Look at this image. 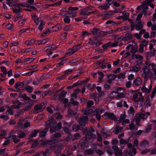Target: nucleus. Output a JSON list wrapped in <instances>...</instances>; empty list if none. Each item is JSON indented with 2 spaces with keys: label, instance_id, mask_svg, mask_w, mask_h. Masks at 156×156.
Wrapping results in <instances>:
<instances>
[{
  "label": "nucleus",
  "instance_id": "f257e3e1",
  "mask_svg": "<svg viewBox=\"0 0 156 156\" xmlns=\"http://www.w3.org/2000/svg\"><path fill=\"white\" fill-rule=\"evenodd\" d=\"M88 119L87 116H84L83 117L80 118L78 120V122L80 125H74L73 127V130L75 131H77L78 129L81 130L83 129L82 127L80 126H84L85 125L86 123L88 121Z\"/></svg>",
  "mask_w": 156,
  "mask_h": 156
},
{
  "label": "nucleus",
  "instance_id": "f03ea898",
  "mask_svg": "<svg viewBox=\"0 0 156 156\" xmlns=\"http://www.w3.org/2000/svg\"><path fill=\"white\" fill-rule=\"evenodd\" d=\"M140 74L146 80L151 78L153 76V74L151 71L145 67L140 71Z\"/></svg>",
  "mask_w": 156,
  "mask_h": 156
},
{
  "label": "nucleus",
  "instance_id": "7ed1b4c3",
  "mask_svg": "<svg viewBox=\"0 0 156 156\" xmlns=\"http://www.w3.org/2000/svg\"><path fill=\"white\" fill-rule=\"evenodd\" d=\"M150 114V113L149 112L145 113L143 110H141L138 114H136L135 117L136 124L137 125H139L140 119H146Z\"/></svg>",
  "mask_w": 156,
  "mask_h": 156
},
{
  "label": "nucleus",
  "instance_id": "20e7f679",
  "mask_svg": "<svg viewBox=\"0 0 156 156\" xmlns=\"http://www.w3.org/2000/svg\"><path fill=\"white\" fill-rule=\"evenodd\" d=\"M153 0H146L141 4L140 6L137 7L136 9L138 10H141L142 12L144 14H146V10L148 9V5L150 3L152 2Z\"/></svg>",
  "mask_w": 156,
  "mask_h": 156
},
{
  "label": "nucleus",
  "instance_id": "39448f33",
  "mask_svg": "<svg viewBox=\"0 0 156 156\" xmlns=\"http://www.w3.org/2000/svg\"><path fill=\"white\" fill-rule=\"evenodd\" d=\"M144 97L141 92H138L133 94L132 100L135 102H142L144 101Z\"/></svg>",
  "mask_w": 156,
  "mask_h": 156
},
{
  "label": "nucleus",
  "instance_id": "423d86ee",
  "mask_svg": "<svg viewBox=\"0 0 156 156\" xmlns=\"http://www.w3.org/2000/svg\"><path fill=\"white\" fill-rule=\"evenodd\" d=\"M94 132V129H92L91 130V131L90 132H88V131L87 129H84L83 130V133L86 135V140L87 141H89L90 139L91 141H92L93 139L95 138V135L92 133L93 132Z\"/></svg>",
  "mask_w": 156,
  "mask_h": 156
},
{
  "label": "nucleus",
  "instance_id": "0eeeda50",
  "mask_svg": "<svg viewBox=\"0 0 156 156\" xmlns=\"http://www.w3.org/2000/svg\"><path fill=\"white\" fill-rule=\"evenodd\" d=\"M98 112L97 110L95 109L94 111L92 109H90L87 111H84V114L86 115H95L96 118L97 120H100L101 119L100 115L98 113Z\"/></svg>",
  "mask_w": 156,
  "mask_h": 156
},
{
  "label": "nucleus",
  "instance_id": "6e6552de",
  "mask_svg": "<svg viewBox=\"0 0 156 156\" xmlns=\"http://www.w3.org/2000/svg\"><path fill=\"white\" fill-rule=\"evenodd\" d=\"M84 9L87 11L85 13H82V14L83 15H88L90 14L93 13L94 12H97L96 10L94 7L91 6L85 8Z\"/></svg>",
  "mask_w": 156,
  "mask_h": 156
},
{
  "label": "nucleus",
  "instance_id": "1a4fd4ad",
  "mask_svg": "<svg viewBox=\"0 0 156 156\" xmlns=\"http://www.w3.org/2000/svg\"><path fill=\"white\" fill-rule=\"evenodd\" d=\"M126 115L125 114L121 115L119 120H117L118 123L122 122V125H124L126 123H129V120L128 119H125Z\"/></svg>",
  "mask_w": 156,
  "mask_h": 156
},
{
  "label": "nucleus",
  "instance_id": "9d476101",
  "mask_svg": "<svg viewBox=\"0 0 156 156\" xmlns=\"http://www.w3.org/2000/svg\"><path fill=\"white\" fill-rule=\"evenodd\" d=\"M80 49V45H78L76 46L69 49L68 52L66 54V55H71L77 52Z\"/></svg>",
  "mask_w": 156,
  "mask_h": 156
},
{
  "label": "nucleus",
  "instance_id": "9b49d317",
  "mask_svg": "<svg viewBox=\"0 0 156 156\" xmlns=\"http://www.w3.org/2000/svg\"><path fill=\"white\" fill-rule=\"evenodd\" d=\"M125 89L121 87H118L116 89V92L117 94L118 98H123L124 97L125 95L124 94Z\"/></svg>",
  "mask_w": 156,
  "mask_h": 156
},
{
  "label": "nucleus",
  "instance_id": "f8f14e48",
  "mask_svg": "<svg viewBox=\"0 0 156 156\" xmlns=\"http://www.w3.org/2000/svg\"><path fill=\"white\" fill-rule=\"evenodd\" d=\"M142 82L141 79L139 77H137L133 81V85L135 86H139L141 84Z\"/></svg>",
  "mask_w": 156,
  "mask_h": 156
},
{
  "label": "nucleus",
  "instance_id": "ddd939ff",
  "mask_svg": "<svg viewBox=\"0 0 156 156\" xmlns=\"http://www.w3.org/2000/svg\"><path fill=\"white\" fill-rule=\"evenodd\" d=\"M112 149L115 152V154L117 156H121L122 155V151L119 150L118 147L116 146H113L112 147Z\"/></svg>",
  "mask_w": 156,
  "mask_h": 156
},
{
  "label": "nucleus",
  "instance_id": "4468645a",
  "mask_svg": "<svg viewBox=\"0 0 156 156\" xmlns=\"http://www.w3.org/2000/svg\"><path fill=\"white\" fill-rule=\"evenodd\" d=\"M105 116L108 119H110L113 120H115L116 119L113 113H105Z\"/></svg>",
  "mask_w": 156,
  "mask_h": 156
},
{
  "label": "nucleus",
  "instance_id": "2eb2a0df",
  "mask_svg": "<svg viewBox=\"0 0 156 156\" xmlns=\"http://www.w3.org/2000/svg\"><path fill=\"white\" fill-rule=\"evenodd\" d=\"M35 112L37 113L42 111V105L41 104H39L35 105L34 107Z\"/></svg>",
  "mask_w": 156,
  "mask_h": 156
},
{
  "label": "nucleus",
  "instance_id": "dca6fc26",
  "mask_svg": "<svg viewBox=\"0 0 156 156\" xmlns=\"http://www.w3.org/2000/svg\"><path fill=\"white\" fill-rule=\"evenodd\" d=\"M116 76L114 74H110L108 75V80H107V82L109 83H111L112 81L115 80L116 78Z\"/></svg>",
  "mask_w": 156,
  "mask_h": 156
},
{
  "label": "nucleus",
  "instance_id": "f3484780",
  "mask_svg": "<svg viewBox=\"0 0 156 156\" xmlns=\"http://www.w3.org/2000/svg\"><path fill=\"white\" fill-rule=\"evenodd\" d=\"M37 41L36 40L32 39L29 41H27L24 42V44L26 45H33Z\"/></svg>",
  "mask_w": 156,
  "mask_h": 156
},
{
  "label": "nucleus",
  "instance_id": "a211bd4d",
  "mask_svg": "<svg viewBox=\"0 0 156 156\" xmlns=\"http://www.w3.org/2000/svg\"><path fill=\"white\" fill-rule=\"evenodd\" d=\"M140 145L142 147H147L148 146V142L147 140H143L140 142Z\"/></svg>",
  "mask_w": 156,
  "mask_h": 156
},
{
  "label": "nucleus",
  "instance_id": "6ab92c4d",
  "mask_svg": "<svg viewBox=\"0 0 156 156\" xmlns=\"http://www.w3.org/2000/svg\"><path fill=\"white\" fill-rule=\"evenodd\" d=\"M61 28V26L59 24H58L54 27H52L50 30L51 31H57Z\"/></svg>",
  "mask_w": 156,
  "mask_h": 156
},
{
  "label": "nucleus",
  "instance_id": "aec40b11",
  "mask_svg": "<svg viewBox=\"0 0 156 156\" xmlns=\"http://www.w3.org/2000/svg\"><path fill=\"white\" fill-rule=\"evenodd\" d=\"M140 69V68L139 67H137L136 66H134L131 67L129 68V71L131 72H137Z\"/></svg>",
  "mask_w": 156,
  "mask_h": 156
},
{
  "label": "nucleus",
  "instance_id": "412c9836",
  "mask_svg": "<svg viewBox=\"0 0 156 156\" xmlns=\"http://www.w3.org/2000/svg\"><path fill=\"white\" fill-rule=\"evenodd\" d=\"M45 23L43 21L41 20L39 25L38 28L39 30L41 31L43 29V27L44 26Z\"/></svg>",
  "mask_w": 156,
  "mask_h": 156
},
{
  "label": "nucleus",
  "instance_id": "4be33fe9",
  "mask_svg": "<svg viewBox=\"0 0 156 156\" xmlns=\"http://www.w3.org/2000/svg\"><path fill=\"white\" fill-rule=\"evenodd\" d=\"M48 127H46L43 131L39 133V136L40 137H43L45 136L46 133L48 131Z\"/></svg>",
  "mask_w": 156,
  "mask_h": 156
},
{
  "label": "nucleus",
  "instance_id": "5701e85b",
  "mask_svg": "<svg viewBox=\"0 0 156 156\" xmlns=\"http://www.w3.org/2000/svg\"><path fill=\"white\" fill-rule=\"evenodd\" d=\"M110 4L108 3L101 5L99 7V8L101 10L104 9L105 10H107L110 7Z\"/></svg>",
  "mask_w": 156,
  "mask_h": 156
},
{
  "label": "nucleus",
  "instance_id": "b1692460",
  "mask_svg": "<svg viewBox=\"0 0 156 156\" xmlns=\"http://www.w3.org/2000/svg\"><path fill=\"white\" fill-rule=\"evenodd\" d=\"M17 136L16 135H13V133H10L9 134L8 138L9 140H14L17 138Z\"/></svg>",
  "mask_w": 156,
  "mask_h": 156
},
{
  "label": "nucleus",
  "instance_id": "393cba45",
  "mask_svg": "<svg viewBox=\"0 0 156 156\" xmlns=\"http://www.w3.org/2000/svg\"><path fill=\"white\" fill-rule=\"evenodd\" d=\"M149 66H151V70H153L154 75L156 76V65L155 64L153 63H152L149 65Z\"/></svg>",
  "mask_w": 156,
  "mask_h": 156
},
{
  "label": "nucleus",
  "instance_id": "a878e982",
  "mask_svg": "<svg viewBox=\"0 0 156 156\" xmlns=\"http://www.w3.org/2000/svg\"><path fill=\"white\" fill-rule=\"evenodd\" d=\"M21 10V9L19 5H17L15 6V8H13V12L16 14L20 12Z\"/></svg>",
  "mask_w": 156,
  "mask_h": 156
},
{
  "label": "nucleus",
  "instance_id": "bb28decb",
  "mask_svg": "<svg viewBox=\"0 0 156 156\" xmlns=\"http://www.w3.org/2000/svg\"><path fill=\"white\" fill-rule=\"evenodd\" d=\"M57 46L55 45H53L52 46H49L47 47V50L49 51H53L55 50L57 48Z\"/></svg>",
  "mask_w": 156,
  "mask_h": 156
},
{
  "label": "nucleus",
  "instance_id": "cd10ccee",
  "mask_svg": "<svg viewBox=\"0 0 156 156\" xmlns=\"http://www.w3.org/2000/svg\"><path fill=\"white\" fill-rule=\"evenodd\" d=\"M143 27V25L141 24V22H138L135 27V29L136 30H139Z\"/></svg>",
  "mask_w": 156,
  "mask_h": 156
},
{
  "label": "nucleus",
  "instance_id": "c85d7f7f",
  "mask_svg": "<svg viewBox=\"0 0 156 156\" xmlns=\"http://www.w3.org/2000/svg\"><path fill=\"white\" fill-rule=\"evenodd\" d=\"M34 58H27L24 60V63L27 62V64L30 63L34 60Z\"/></svg>",
  "mask_w": 156,
  "mask_h": 156
},
{
  "label": "nucleus",
  "instance_id": "c756f323",
  "mask_svg": "<svg viewBox=\"0 0 156 156\" xmlns=\"http://www.w3.org/2000/svg\"><path fill=\"white\" fill-rule=\"evenodd\" d=\"M26 19H20L18 22V24L20 26L23 25L26 22Z\"/></svg>",
  "mask_w": 156,
  "mask_h": 156
},
{
  "label": "nucleus",
  "instance_id": "7c9ffc66",
  "mask_svg": "<svg viewBox=\"0 0 156 156\" xmlns=\"http://www.w3.org/2000/svg\"><path fill=\"white\" fill-rule=\"evenodd\" d=\"M96 41V38H92L90 39L88 41L89 43L94 46V44L95 43Z\"/></svg>",
  "mask_w": 156,
  "mask_h": 156
},
{
  "label": "nucleus",
  "instance_id": "2f4dec72",
  "mask_svg": "<svg viewBox=\"0 0 156 156\" xmlns=\"http://www.w3.org/2000/svg\"><path fill=\"white\" fill-rule=\"evenodd\" d=\"M8 2H7L6 4L8 5L9 6H14L15 5V1L13 0H10L8 1Z\"/></svg>",
  "mask_w": 156,
  "mask_h": 156
},
{
  "label": "nucleus",
  "instance_id": "473e14b6",
  "mask_svg": "<svg viewBox=\"0 0 156 156\" xmlns=\"http://www.w3.org/2000/svg\"><path fill=\"white\" fill-rule=\"evenodd\" d=\"M143 58V57L141 55L138 54L133 55L132 56V58L134 59L138 58L141 59Z\"/></svg>",
  "mask_w": 156,
  "mask_h": 156
},
{
  "label": "nucleus",
  "instance_id": "72a5a7b5",
  "mask_svg": "<svg viewBox=\"0 0 156 156\" xmlns=\"http://www.w3.org/2000/svg\"><path fill=\"white\" fill-rule=\"evenodd\" d=\"M63 20L64 22L66 23H69L70 22L69 17L68 16H65L64 17Z\"/></svg>",
  "mask_w": 156,
  "mask_h": 156
},
{
  "label": "nucleus",
  "instance_id": "f704fd0d",
  "mask_svg": "<svg viewBox=\"0 0 156 156\" xmlns=\"http://www.w3.org/2000/svg\"><path fill=\"white\" fill-rule=\"evenodd\" d=\"M141 89L143 92H145L146 93H148L150 92V90H149L144 85L142 87Z\"/></svg>",
  "mask_w": 156,
  "mask_h": 156
},
{
  "label": "nucleus",
  "instance_id": "c9c22d12",
  "mask_svg": "<svg viewBox=\"0 0 156 156\" xmlns=\"http://www.w3.org/2000/svg\"><path fill=\"white\" fill-rule=\"evenodd\" d=\"M49 41V39L46 38L42 40H41L39 42V44H44L48 42Z\"/></svg>",
  "mask_w": 156,
  "mask_h": 156
},
{
  "label": "nucleus",
  "instance_id": "e433bc0d",
  "mask_svg": "<svg viewBox=\"0 0 156 156\" xmlns=\"http://www.w3.org/2000/svg\"><path fill=\"white\" fill-rule=\"evenodd\" d=\"M25 89H26V90L29 93L31 92L33 90V88L29 86H27L25 87Z\"/></svg>",
  "mask_w": 156,
  "mask_h": 156
},
{
  "label": "nucleus",
  "instance_id": "4c0bfd02",
  "mask_svg": "<svg viewBox=\"0 0 156 156\" xmlns=\"http://www.w3.org/2000/svg\"><path fill=\"white\" fill-rule=\"evenodd\" d=\"M67 33L66 32H65L63 33H62L60 37V38L61 39V40H64L65 39L66 37L67 36Z\"/></svg>",
  "mask_w": 156,
  "mask_h": 156
},
{
  "label": "nucleus",
  "instance_id": "58836bf2",
  "mask_svg": "<svg viewBox=\"0 0 156 156\" xmlns=\"http://www.w3.org/2000/svg\"><path fill=\"white\" fill-rule=\"evenodd\" d=\"M54 119L52 118H51L49 119L46 122V124L48 126H49L51 125V123L54 122Z\"/></svg>",
  "mask_w": 156,
  "mask_h": 156
},
{
  "label": "nucleus",
  "instance_id": "ea45409f",
  "mask_svg": "<svg viewBox=\"0 0 156 156\" xmlns=\"http://www.w3.org/2000/svg\"><path fill=\"white\" fill-rule=\"evenodd\" d=\"M139 144V141L137 139H135L133 143V147H137Z\"/></svg>",
  "mask_w": 156,
  "mask_h": 156
},
{
  "label": "nucleus",
  "instance_id": "a19ab883",
  "mask_svg": "<svg viewBox=\"0 0 156 156\" xmlns=\"http://www.w3.org/2000/svg\"><path fill=\"white\" fill-rule=\"evenodd\" d=\"M122 14L124 16L123 18L124 19V20H127L129 17V14L125 11H123L122 12Z\"/></svg>",
  "mask_w": 156,
  "mask_h": 156
},
{
  "label": "nucleus",
  "instance_id": "79ce46f5",
  "mask_svg": "<svg viewBox=\"0 0 156 156\" xmlns=\"http://www.w3.org/2000/svg\"><path fill=\"white\" fill-rule=\"evenodd\" d=\"M72 28L71 25H67L64 27L63 30L65 31H67L71 30Z\"/></svg>",
  "mask_w": 156,
  "mask_h": 156
},
{
  "label": "nucleus",
  "instance_id": "37998d69",
  "mask_svg": "<svg viewBox=\"0 0 156 156\" xmlns=\"http://www.w3.org/2000/svg\"><path fill=\"white\" fill-rule=\"evenodd\" d=\"M156 94V86L153 90L152 94L151 95V97L152 99L154 98Z\"/></svg>",
  "mask_w": 156,
  "mask_h": 156
},
{
  "label": "nucleus",
  "instance_id": "c03bdc74",
  "mask_svg": "<svg viewBox=\"0 0 156 156\" xmlns=\"http://www.w3.org/2000/svg\"><path fill=\"white\" fill-rule=\"evenodd\" d=\"M125 73H122L118 75L117 77L118 79H123L125 77Z\"/></svg>",
  "mask_w": 156,
  "mask_h": 156
},
{
  "label": "nucleus",
  "instance_id": "a18cd8bd",
  "mask_svg": "<svg viewBox=\"0 0 156 156\" xmlns=\"http://www.w3.org/2000/svg\"><path fill=\"white\" fill-rule=\"evenodd\" d=\"M116 95V93L114 91H113L110 94L109 97L110 98H115Z\"/></svg>",
  "mask_w": 156,
  "mask_h": 156
},
{
  "label": "nucleus",
  "instance_id": "49530a36",
  "mask_svg": "<svg viewBox=\"0 0 156 156\" xmlns=\"http://www.w3.org/2000/svg\"><path fill=\"white\" fill-rule=\"evenodd\" d=\"M62 123L60 122L58 123L55 126V129H60L61 128Z\"/></svg>",
  "mask_w": 156,
  "mask_h": 156
},
{
  "label": "nucleus",
  "instance_id": "de8ad7c7",
  "mask_svg": "<svg viewBox=\"0 0 156 156\" xmlns=\"http://www.w3.org/2000/svg\"><path fill=\"white\" fill-rule=\"evenodd\" d=\"M112 15L109 14H106L104 16V17L102 18L103 20H106L107 19H109L112 17Z\"/></svg>",
  "mask_w": 156,
  "mask_h": 156
},
{
  "label": "nucleus",
  "instance_id": "09e8293b",
  "mask_svg": "<svg viewBox=\"0 0 156 156\" xmlns=\"http://www.w3.org/2000/svg\"><path fill=\"white\" fill-rule=\"evenodd\" d=\"M122 129V128L121 127L116 126V130L115 131V133H118L120 132Z\"/></svg>",
  "mask_w": 156,
  "mask_h": 156
},
{
  "label": "nucleus",
  "instance_id": "8fccbe9b",
  "mask_svg": "<svg viewBox=\"0 0 156 156\" xmlns=\"http://www.w3.org/2000/svg\"><path fill=\"white\" fill-rule=\"evenodd\" d=\"M110 44L111 42H109L108 43L105 44L102 46V47L103 48L106 49L107 48L110 46Z\"/></svg>",
  "mask_w": 156,
  "mask_h": 156
},
{
  "label": "nucleus",
  "instance_id": "3c124183",
  "mask_svg": "<svg viewBox=\"0 0 156 156\" xmlns=\"http://www.w3.org/2000/svg\"><path fill=\"white\" fill-rule=\"evenodd\" d=\"M39 131L38 130H34L31 134L32 137H35L37 135Z\"/></svg>",
  "mask_w": 156,
  "mask_h": 156
},
{
  "label": "nucleus",
  "instance_id": "603ef678",
  "mask_svg": "<svg viewBox=\"0 0 156 156\" xmlns=\"http://www.w3.org/2000/svg\"><path fill=\"white\" fill-rule=\"evenodd\" d=\"M6 28L7 29L12 30L13 29V26L12 24L9 23L6 25Z\"/></svg>",
  "mask_w": 156,
  "mask_h": 156
},
{
  "label": "nucleus",
  "instance_id": "864d4df0",
  "mask_svg": "<svg viewBox=\"0 0 156 156\" xmlns=\"http://www.w3.org/2000/svg\"><path fill=\"white\" fill-rule=\"evenodd\" d=\"M129 114H133L134 113V110L133 108L131 107L129 109L128 111Z\"/></svg>",
  "mask_w": 156,
  "mask_h": 156
},
{
  "label": "nucleus",
  "instance_id": "5fc2aeb1",
  "mask_svg": "<svg viewBox=\"0 0 156 156\" xmlns=\"http://www.w3.org/2000/svg\"><path fill=\"white\" fill-rule=\"evenodd\" d=\"M50 33V31L48 29H47L45 31L42 33V35L44 36H46L47 35L49 34Z\"/></svg>",
  "mask_w": 156,
  "mask_h": 156
},
{
  "label": "nucleus",
  "instance_id": "6e6d98bb",
  "mask_svg": "<svg viewBox=\"0 0 156 156\" xmlns=\"http://www.w3.org/2000/svg\"><path fill=\"white\" fill-rule=\"evenodd\" d=\"M73 72V70L68 69L64 71V73L66 75H69L71 74Z\"/></svg>",
  "mask_w": 156,
  "mask_h": 156
},
{
  "label": "nucleus",
  "instance_id": "4d7b16f0",
  "mask_svg": "<svg viewBox=\"0 0 156 156\" xmlns=\"http://www.w3.org/2000/svg\"><path fill=\"white\" fill-rule=\"evenodd\" d=\"M6 114L8 115L10 114L11 115H12L13 114V113L12 112V108H9L8 109V110H7L6 111Z\"/></svg>",
  "mask_w": 156,
  "mask_h": 156
},
{
  "label": "nucleus",
  "instance_id": "13d9d810",
  "mask_svg": "<svg viewBox=\"0 0 156 156\" xmlns=\"http://www.w3.org/2000/svg\"><path fill=\"white\" fill-rule=\"evenodd\" d=\"M40 81L37 79L34 80L33 82V84L34 86H37L38 85Z\"/></svg>",
  "mask_w": 156,
  "mask_h": 156
},
{
  "label": "nucleus",
  "instance_id": "bf43d9fd",
  "mask_svg": "<svg viewBox=\"0 0 156 156\" xmlns=\"http://www.w3.org/2000/svg\"><path fill=\"white\" fill-rule=\"evenodd\" d=\"M152 128V127L151 125H149L148 126L146 129L145 132L146 133H148L150 132Z\"/></svg>",
  "mask_w": 156,
  "mask_h": 156
},
{
  "label": "nucleus",
  "instance_id": "052dcab7",
  "mask_svg": "<svg viewBox=\"0 0 156 156\" xmlns=\"http://www.w3.org/2000/svg\"><path fill=\"white\" fill-rule=\"evenodd\" d=\"M96 110H97V111L98 112V114L100 116L101 113L104 112V110H103L101 108L96 109Z\"/></svg>",
  "mask_w": 156,
  "mask_h": 156
},
{
  "label": "nucleus",
  "instance_id": "680f3d73",
  "mask_svg": "<svg viewBox=\"0 0 156 156\" xmlns=\"http://www.w3.org/2000/svg\"><path fill=\"white\" fill-rule=\"evenodd\" d=\"M1 69L2 71L3 72V74H7V71L6 70V68L5 67L2 66L1 67Z\"/></svg>",
  "mask_w": 156,
  "mask_h": 156
},
{
  "label": "nucleus",
  "instance_id": "e2e57ef3",
  "mask_svg": "<svg viewBox=\"0 0 156 156\" xmlns=\"http://www.w3.org/2000/svg\"><path fill=\"white\" fill-rule=\"evenodd\" d=\"M71 102L75 105H78V103L77 101H75L73 98L71 99Z\"/></svg>",
  "mask_w": 156,
  "mask_h": 156
},
{
  "label": "nucleus",
  "instance_id": "0e129e2a",
  "mask_svg": "<svg viewBox=\"0 0 156 156\" xmlns=\"http://www.w3.org/2000/svg\"><path fill=\"white\" fill-rule=\"evenodd\" d=\"M95 43L94 44V46L98 47L102 43L99 42V41L96 38V41L95 42Z\"/></svg>",
  "mask_w": 156,
  "mask_h": 156
},
{
  "label": "nucleus",
  "instance_id": "69168bd1",
  "mask_svg": "<svg viewBox=\"0 0 156 156\" xmlns=\"http://www.w3.org/2000/svg\"><path fill=\"white\" fill-rule=\"evenodd\" d=\"M27 30V29H24L21 30L19 32V36L20 37H21V34L23 32H25Z\"/></svg>",
  "mask_w": 156,
  "mask_h": 156
},
{
  "label": "nucleus",
  "instance_id": "338daca9",
  "mask_svg": "<svg viewBox=\"0 0 156 156\" xmlns=\"http://www.w3.org/2000/svg\"><path fill=\"white\" fill-rule=\"evenodd\" d=\"M20 84H21V83H20V82H18V83H16V84L15 85V86L14 87L16 89H17L18 91H20V90L19 89V88H18V87L20 86H21Z\"/></svg>",
  "mask_w": 156,
  "mask_h": 156
},
{
  "label": "nucleus",
  "instance_id": "774afa93",
  "mask_svg": "<svg viewBox=\"0 0 156 156\" xmlns=\"http://www.w3.org/2000/svg\"><path fill=\"white\" fill-rule=\"evenodd\" d=\"M150 150L148 149H146L144 150V151H142L141 152V154H145L148 152L150 153Z\"/></svg>",
  "mask_w": 156,
  "mask_h": 156
}]
</instances>
